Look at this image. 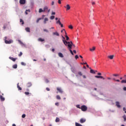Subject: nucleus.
<instances>
[{"label": "nucleus", "mask_w": 126, "mask_h": 126, "mask_svg": "<svg viewBox=\"0 0 126 126\" xmlns=\"http://www.w3.org/2000/svg\"><path fill=\"white\" fill-rule=\"evenodd\" d=\"M22 55H23V53H22V52H20V54H18V56L21 57V56H22Z\"/></svg>", "instance_id": "obj_34"}, {"label": "nucleus", "mask_w": 126, "mask_h": 126, "mask_svg": "<svg viewBox=\"0 0 126 126\" xmlns=\"http://www.w3.org/2000/svg\"><path fill=\"white\" fill-rule=\"evenodd\" d=\"M92 4L93 5H94V4H95V2H93L92 3Z\"/></svg>", "instance_id": "obj_58"}, {"label": "nucleus", "mask_w": 126, "mask_h": 126, "mask_svg": "<svg viewBox=\"0 0 126 126\" xmlns=\"http://www.w3.org/2000/svg\"><path fill=\"white\" fill-rule=\"evenodd\" d=\"M58 3L61 4L62 3V1H61V0H58Z\"/></svg>", "instance_id": "obj_49"}, {"label": "nucleus", "mask_w": 126, "mask_h": 126, "mask_svg": "<svg viewBox=\"0 0 126 126\" xmlns=\"http://www.w3.org/2000/svg\"><path fill=\"white\" fill-rule=\"evenodd\" d=\"M116 81H117V82H120V80H116Z\"/></svg>", "instance_id": "obj_63"}, {"label": "nucleus", "mask_w": 126, "mask_h": 126, "mask_svg": "<svg viewBox=\"0 0 126 126\" xmlns=\"http://www.w3.org/2000/svg\"><path fill=\"white\" fill-rule=\"evenodd\" d=\"M107 58L110 59V60H113V59H114V55L108 56Z\"/></svg>", "instance_id": "obj_15"}, {"label": "nucleus", "mask_w": 126, "mask_h": 126, "mask_svg": "<svg viewBox=\"0 0 126 126\" xmlns=\"http://www.w3.org/2000/svg\"><path fill=\"white\" fill-rule=\"evenodd\" d=\"M50 10H51L49 9L48 8V6H44V7L43 8L44 12H45L46 11H47L48 12H50Z\"/></svg>", "instance_id": "obj_4"}, {"label": "nucleus", "mask_w": 126, "mask_h": 126, "mask_svg": "<svg viewBox=\"0 0 126 126\" xmlns=\"http://www.w3.org/2000/svg\"><path fill=\"white\" fill-rule=\"evenodd\" d=\"M26 2V0H20V4H25Z\"/></svg>", "instance_id": "obj_7"}, {"label": "nucleus", "mask_w": 126, "mask_h": 126, "mask_svg": "<svg viewBox=\"0 0 126 126\" xmlns=\"http://www.w3.org/2000/svg\"><path fill=\"white\" fill-rule=\"evenodd\" d=\"M56 98L57 99V100H61V96H60V95H57L56 96Z\"/></svg>", "instance_id": "obj_32"}, {"label": "nucleus", "mask_w": 126, "mask_h": 126, "mask_svg": "<svg viewBox=\"0 0 126 126\" xmlns=\"http://www.w3.org/2000/svg\"><path fill=\"white\" fill-rule=\"evenodd\" d=\"M90 72L91 73H93V74H95V71H94V70L92 69H91Z\"/></svg>", "instance_id": "obj_23"}, {"label": "nucleus", "mask_w": 126, "mask_h": 126, "mask_svg": "<svg viewBox=\"0 0 126 126\" xmlns=\"http://www.w3.org/2000/svg\"><path fill=\"white\" fill-rule=\"evenodd\" d=\"M38 41H39V42H44V41H45V39L39 38L38 39Z\"/></svg>", "instance_id": "obj_19"}, {"label": "nucleus", "mask_w": 126, "mask_h": 126, "mask_svg": "<svg viewBox=\"0 0 126 126\" xmlns=\"http://www.w3.org/2000/svg\"><path fill=\"white\" fill-rule=\"evenodd\" d=\"M97 75H102V74L101 73H98Z\"/></svg>", "instance_id": "obj_57"}, {"label": "nucleus", "mask_w": 126, "mask_h": 126, "mask_svg": "<svg viewBox=\"0 0 126 126\" xmlns=\"http://www.w3.org/2000/svg\"><path fill=\"white\" fill-rule=\"evenodd\" d=\"M53 35H56V36H60V34L57 32H53Z\"/></svg>", "instance_id": "obj_17"}, {"label": "nucleus", "mask_w": 126, "mask_h": 126, "mask_svg": "<svg viewBox=\"0 0 126 126\" xmlns=\"http://www.w3.org/2000/svg\"><path fill=\"white\" fill-rule=\"evenodd\" d=\"M123 90H124V91H126V87L123 88Z\"/></svg>", "instance_id": "obj_54"}, {"label": "nucleus", "mask_w": 126, "mask_h": 126, "mask_svg": "<svg viewBox=\"0 0 126 126\" xmlns=\"http://www.w3.org/2000/svg\"><path fill=\"white\" fill-rule=\"evenodd\" d=\"M61 19H59L58 21H57L56 23L57 24H59V25L61 26V27L62 28L63 27V24H62V23H61V21H60Z\"/></svg>", "instance_id": "obj_5"}, {"label": "nucleus", "mask_w": 126, "mask_h": 126, "mask_svg": "<svg viewBox=\"0 0 126 126\" xmlns=\"http://www.w3.org/2000/svg\"><path fill=\"white\" fill-rule=\"evenodd\" d=\"M65 8H66V10H69L70 9V6L69 4H67L66 6H64Z\"/></svg>", "instance_id": "obj_8"}, {"label": "nucleus", "mask_w": 126, "mask_h": 126, "mask_svg": "<svg viewBox=\"0 0 126 126\" xmlns=\"http://www.w3.org/2000/svg\"><path fill=\"white\" fill-rule=\"evenodd\" d=\"M41 19V18L37 19V20H36V23H39V21H40Z\"/></svg>", "instance_id": "obj_38"}, {"label": "nucleus", "mask_w": 126, "mask_h": 126, "mask_svg": "<svg viewBox=\"0 0 126 126\" xmlns=\"http://www.w3.org/2000/svg\"><path fill=\"white\" fill-rule=\"evenodd\" d=\"M20 23H22V25H23L24 24V21L22 20V19H20Z\"/></svg>", "instance_id": "obj_25"}, {"label": "nucleus", "mask_w": 126, "mask_h": 126, "mask_svg": "<svg viewBox=\"0 0 126 126\" xmlns=\"http://www.w3.org/2000/svg\"><path fill=\"white\" fill-rule=\"evenodd\" d=\"M79 57H80V58H81V59H83V57H82V56L80 55Z\"/></svg>", "instance_id": "obj_61"}, {"label": "nucleus", "mask_w": 126, "mask_h": 126, "mask_svg": "<svg viewBox=\"0 0 126 126\" xmlns=\"http://www.w3.org/2000/svg\"><path fill=\"white\" fill-rule=\"evenodd\" d=\"M12 126H16V125H15V124H13L12 125Z\"/></svg>", "instance_id": "obj_64"}, {"label": "nucleus", "mask_w": 126, "mask_h": 126, "mask_svg": "<svg viewBox=\"0 0 126 126\" xmlns=\"http://www.w3.org/2000/svg\"><path fill=\"white\" fill-rule=\"evenodd\" d=\"M63 31H64V32H65V30H63L61 31V32L63 33Z\"/></svg>", "instance_id": "obj_55"}, {"label": "nucleus", "mask_w": 126, "mask_h": 126, "mask_svg": "<svg viewBox=\"0 0 126 126\" xmlns=\"http://www.w3.org/2000/svg\"><path fill=\"white\" fill-rule=\"evenodd\" d=\"M95 47H93V49L92 48H90V50L91 51V52H93V51H95Z\"/></svg>", "instance_id": "obj_27"}, {"label": "nucleus", "mask_w": 126, "mask_h": 126, "mask_svg": "<svg viewBox=\"0 0 126 126\" xmlns=\"http://www.w3.org/2000/svg\"><path fill=\"white\" fill-rule=\"evenodd\" d=\"M0 99L1 101H4V100H5V99L4 98V97H3V96H2V95H0Z\"/></svg>", "instance_id": "obj_18"}, {"label": "nucleus", "mask_w": 126, "mask_h": 126, "mask_svg": "<svg viewBox=\"0 0 126 126\" xmlns=\"http://www.w3.org/2000/svg\"><path fill=\"white\" fill-rule=\"evenodd\" d=\"M71 70L72 72H73V73H75V71H76L75 68H71Z\"/></svg>", "instance_id": "obj_21"}, {"label": "nucleus", "mask_w": 126, "mask_h": 126, "mask_svg": "<svg viewBox=\"0 0 126 126\" xmlns=\"http://www.w3.org/2000/svg\"><path fill=\"white\" fill-rule=\"evenodd\" d=\"M86 122V119H84V118H81L80 120V123L81 124H83L84 123H85Z\"/></svg>", "instance_id": "obj_6"}, {"label": "nucleus", "mask_w": 126, "mask_h": 126, "mask_svg": "<svg viewBox=\"0 0 126 126\" xmlns=\"http://www.w3.org/2000/svg\"><path fill=\"white\" fill-rule=\"evenodd\" d=\"M109 80H111V78L110 77H107V78Z\"/></svg>", "instance_id": "obj_59"}, {"label": "nucleus", "mask_w": 126, "mask_h": 126, "mask_svg": "<svg viewBox=\"0 0 126 126\" xmlns=\"http://www.w3.org/2000/svg\"><path fill=\"white\" fill-rule=\"evenodd\" d=\"M55 14H56V13L55 12H52V15H55Z\"/></svg>", "instance_id": "obj_51"}, {"label": "nucleus", "mask_w": 126, "mask_h": 126, "mask_svg": "<svg viewBox=\"0 0 126 126\" xmlns=\"http://www.w3.org/2000/svg\"><path fill=\"white\" fill-rule=\"evenodd\" d=\"M113 76H119L118 74H113Z\"/></svg>", "instance_id": "obj_50"}, {"label": "nucleus", "mask_w": 126, "mask_h": 126, "mask_svg": "<svg viewBox=\"0 0 126 126\" xmlns=\"http://www.w3.org/2000/svg\"><path fill=\"white\" fill-rule=\"evenodd\" d=\"M54 3H55V2L54 1H52V5H54Z\"/></svg>", "instance_id": "obj_60"}, {"label": "nucleus", "mask_w": 126, "mask_h": 126, "mask_svg": "<svg viewBox=\"0 0 126 126\" xmlns=\"http://www.w3.org/2000/svg\"><path fill=\"white\" fill-rule=\"evenodd\" d=\"M30 9L26 10L25 11V14L27 15L28 14V12H30Z\"/></svg>", "instance_id": "obj_29"}, {"label": "nucleus", "mask_w": 126, "mask_h": 126, "mask_svg": "<svg viewBox=\"0 0 126 126\" xmlns=\"http://www.w3.org/2000/svg\"><path fill=\"white\" fill-rule=\"evenodd\" d=\"M57 90H58L59 92V93H63V90L61 89L60 88H57Z\"/></svg>", "instance_id": "obj_10"}, {"label": "nucleus", "mask_w": 126, "mask_h": 126, "mask_svg": "<svg viewBox=\"0 0 126 126\" xmlns=\"http://www.w3.org/2000/svg\"><path fill=\"white\" fill-rule=\"evenodd\" d=\"M17 88H18V90H20V91L22 90V88H21V87H20V86H19V83H18L17 84Z\"/></svg>", "instance_id": "obj_16"}, {"label": "nucleus", "mask_w": 126, "mask_h": 126, "mask_svg": "<svg viewBox=\"0 0 126 126\" xmlns=\"http://www.w3.org/2000/svg\"><path fill=\"white\" fill-rule=\"evenodd\" d=\"M55 122L56 123H59V122H60V118H59L58 117H57L56 119Z\"/></svg>", "instance_id": "obj_28"}, {"label": "nucleus", "mask_w": 126, "mask_h": 126, "mask_svg": "<svg viewBox=\"0 0 126 126\" xmlns=\"http://www.w3.org/2000/svg\"><path fill=\"white\" fill-rule=\"evenodd\" d=\"M46 90H47V91H50V88H46Z\"/></svg>", "instance_id": "obj_53"}, {"label": "nucleus", "mask_w": 126, "mask_h": 126, "mask_svg": "<svg viewBox=\"0 0 126 126\" xmlns=\"http://www.w3.org/2000/svg\"><path fill=\"white\" fill-rule=\"evenodd\" d=\"M78 58H79V57H78V55H76V56H75V58L76 59V60H77V59H78Z\"/></svg>", "instance_id": "obj_45"}, {"label": "nucleus", "mask_w": 126, "mask_h": 126, "mask_svg": "<svg viewBox=\"0 0 126 126\" xmlns=\"http://www.w3.org/2000/svg\"><path fill=\"white\" fill-rule=\"evenodd\" d=\"M25 30L27 31V32H30V28H26Z\"/></svg>", "instance_id": "obj_30"}, {"label": "nucleus", "mask_w": 126, "mask_h": 126, "mask_svg": "<svg viewBox=\"0 0 126 126\" xmlns=\"http://www.w3.org/2000/svg\"><path fill=\"white\" fill-rule=\"evenodd\" d=\"M78 74L80 76H82V75H83V74H82V72H81V71L78 72Z\"/></svg>", "instance_id": "obj_22"}, {"label": "nucleus", "mask_w": 126, "mask_h": 126, "mask_svg": "<svg viewBox=\"0 0 126 126\" xmlns=\"http://www.w3.org/2000/svg\"><path fill=\"white\" fill-rule=\"evenodd\" d=\"M58 56L59 57H60V58H63V53L60 52L58 53Z\"/></svg>", "instance_id": "obj_14"}, {"label": "nucleus", "mask_w": 126, "mask_h": 126, "mask_svg": "<svg viewBox=\"0 0 126 126\" xmlns=\"http://www.w3.org/2000/svg\"><path fill=\"white\" fill-rule=\"evenodd\" d=\"M48 20H49V19H48V18H45L44 19V24H46V23H47V21H48Z\"/></svg>", "instance_id": "obj_20"}, {"label": "nucleus", "mask_w": 126, "mask_h": 126, "mask_svg": "<svg viewBox=\"0 0 126 126\" xmlns=\"http://www.w3.org/2000/svg\"><path fill=\"white\" fill-rule=\"evenodd\" d=\"M65 37L66 38V41H68V40H69V37H68V36L67 35H65Z\"/></svg>", "instance_id": "obj_33"}, {"label": "nucleus", "mask_w": 126, "mask_h": 126, "mask_svg": "<svg viewBox=\"0 0 126 126\" xmlns=\"http://www.w3.org/2000/svg\"><path fill=\"white\" fill-rule=\"evenodd\" d=\"M25 95H29V94H30V93H29V92H25Z\"/></svg>", "instance_id": "obj_40"}, {"label": "nucleus", "mask_w": 126, "mask_h": 126, "mask_svg": "<svg viewBox=\"0 0 126 126\" xmlns=\"http://www.w3.org/2000/svg\"><path fill=\"white\" fill-rule=\"evenodd\" d=\"M121 83H126V80H122Z\"/></svg>", "instance_id": "obj_35"}, {"label": "nucleus", "mask_w": 126, "mask_h": 126, "mask_svg": "<svg viewBox=\"0 0 126 126\" xmlns=\"http://www.w3.org/2000/svg\"><path fill=\"white\" fill-rule=\"evenodd\" d=\"M95 78H101L103 80L105 79V78H104L103 76H95Z\"/></svg>", "instance_id": "obj_11"}, {"label": "nucleus", "mask_w": 126, "mask_h": 126, "mask_svg": "<svg viewBox=\"0 0 126 126\" xmlns=\"http://www.w3.org/2000/svg\"><path fill=\"white\" fill-rule=\"evenodd\" d=\"M55 105H56V106H59V102L56 103H55Z\"/></svg>", "instance_id": "obj_52"}, {"label": "nucleus", "mask_w": 126, "mask_h": 126, "mask_svg": "<svg viewBox=\"0 0 126 126\" xmlns=\"http://www.w3.org/2000/svg\"><path fill=\"white\" fill-rule=\"evenodd\" d=\"M25 117H26V115L25 114H23L22 116V118H23V119H24V118H25Z\"/></svg>", "instance_id": "obj_41"}, {"label": "nucleus", "mask_w": 126, "mask_h": 126, "mask_svg": "<svg viewBox=\"0 0 126 126\" xmlns=\"http://www.w3.org/2000/svg\"><path fill=\"white\" fill-rule=\"evenodd\" d=\"M123 111H124L125 114L126 113V107H124L123 108Z\"/></svg>", "instance_id": "obj_46"}, {"label": "nucleus", "mask_w": 126, "mask_h": 126, "mask_svg": "<svg viewBox=\"0 0 126 126\" xmlns=\"http://www.w3.org/2000/svg\"><path fill=\"white\" fill-rule=\"evenodd\" d=\"M52 52H55V49L53 48V49H52Z\"/></svg>", "instance_id": "obj_62"}, {"label": "nucleus", "mask_w": 126, "mask_h": 126, "mask_svg": "<svg viewBox=\"0 0 126 126\" xmlns=\"http://www.w3.org/2000/svg\"><path fill=\"white\" fill-rule=\"evenodd\" d=\"M81 109L83 112H86L87 111V106L86 105H82L81 107Z\"/></svg>", "instance_id": "obj_3"}, {"label": "nucleus", "mask_w": 126, "mask_h": 126, "mask_svg": "<svg viewBox=\"0 0 126 126\" xmlns=\"http://www.w3.org/2000/svg\"><path fill=\"white\" fill-rule=\"evenodd\" d=\"M45 82L46 83H49V82H50V81H49V80H48V79H45Z\"/></svg>", "instance_id": "obj_43"}, {"label": "nucleus", "mask_w": 126, "mask_h": 126, "mask_svg": "<svg viewBox=\"0 0 126 126\" xmlns=\"http://www.w3.org/2000/svg\"><path fill=\"white\" fill-rule=\"evenodd\" d=\"M7 39V37L5 36L4 39L5 44H11V43H13V41L12 40H6Z\"/></svg>", "instance_id": "obj_2"}, {"label": "nucleus", "mask_w": 126, "mask_h": 126, "mask_svg": "<svg viewBox=\"0 0 126 126\" xmlns=\"http://www.w3.org/2000/svg\"><path fill=\"white\" fill-rule=\"evenodd\" d=\"M21 64H22V65H26V64L24 63V62H21Z\"/></svg>", "instance_id": "obj_42"}, {"label": "nucleus", "mask_w": 126, "mask_h": 126, "mask_svg": "<svg viewBox=\"0 0 126 126\" xmlns=\"http://www.w3.org/2000/svg\"><path fill=\"white\" fill-rule=\"evenodd\" d=\"M62 38H63V44L65 45V46H67V48H69V49H72V48H75V45H74L72 41H66L65 40V38L63 37V36H62Z\"/></svg>", "instance_id": "obj_1"}, {"label": "nucleus", "mask_w": 126, "mask_h": 126, "mask_svg": "<svg viewBox=\"0 0 126 126\" xmlns=\"http://www.w3.org/2000/svg\"><path fill=\"white\" fill-rule=\"evenodd\" d=\"M13 68L16 69L17 67V64H15L12 66Z\"/></svg>", "instance_id": "obj_31"}, {"label": "nucleus", "mask_w": 126, "mask_h": 126, "mask_svg": "<svg viewBox=\"0 0 126 126\" xmlns=\"http://www.w3.org/2000/svg\"><path fill=\"white\" fill-rule=\"evenodd\" d=\"M82 76L83 78H84V79L86 78V76H85V75H83Z\"/></svg>", "instance_id": "obj_48"}, {"label": "nucleus", "mask_w": 126, "mask_h": 126, "mask_svg": "<svg viewBox=\"0 0 126 126\" xmlns=\"http://www.w3.org/2000/svg\"><path fill=\"white\" fill-rule=\"evenodd\" d=\"M123 118L124 119V121H126V116H123Z\"/></svg>", "instance_id": "obj_47"}, {"label": "nucleus", "mask_w": 126, "mask_h": 126, "mask_svg": "<svg viewBox=\"0 0 126 126\" xmlns=\"http://www.w3.org/2000/svg\"><path fill=\"white\" fill-rule=\"evenodd\" d=\"M73 52L74 54H76V50H73Z\"/></svg>", "instance_id": "obj_56"}, {"label": "nucleus", "mask_w": 126, "mask_h": 126, "mask_svg": "<svg viewBox=\"0 0 126 126\" xmlns=\"http://www.w3.org/2000/svg\"><path fill=\"white\" fill-rule=\"evenodd\" d=\"M50 19H51V20H53V19H55V16H51L50 17Z\"/></svg>", "instance_id": "obj_36"}, {"label": "nucleus", "mask_w": 126, "mask_h": 126, "mask_svg": "<svg viewBox=\"0 0 126 126\" xmlns=\"http://www.w3.org/2000/svg\"><path fill=\"white\" fill-rule=\"evenodd\" d=\"M27 87H31L32 86V83L31 82H29L27 84Z\"/></svg>", "instance_id": "obj_13"}, {"label": "nucleus", "mask_w": 126, "mask_h": 126, "mask_svg": "<svg viewBox=\"0 0 126 126\" xmlns=\"http://www.w3.org/2000/svg\"><path fill=\"white\" fill-rule=\"evenodd\" d=\"M68 28H69V29H73V27H72V25H70L68 26Z\"/></svg>", "instance_id": "obj_37"}, {"label": "nucleus", "mask_w": 126, "mask_h": 126, "mask_svg": "<svg viewBox=\"0 0 126 126\" xmlns=\"http://www.w3.org/2000/svg\"><path fill=\"white\" fill-rule=\"evenodd\" d=\"M9 59L11 61H12L13 62H15V61H16V60L17 59V58H14L11 57H9Z\"/></svg>", "instance_id": "obj_9"}, {"label": "nucleus", "mask_w": 126, "mask_h": 126, "mask_svg": "<svg viewBox=\"0 0 126 126\" xmlns=\"http://www.w3.org/2000/svg\"><path fill=\"white\" fill-rule=\"evenodd\" d=\"M77 108H78V109H81V107H80L79 105H76Z\"/></svg>", "instance_id": "obj_44"}, {"label": "nucleus", "mask_w": 126, "mask_h": 126, "mask_svg": "<svg viewBox=\"0 0 126 126\" xmlns=\"http://www.w3.org/2000/svg\"><path fill=\"white\" fill-rule=\"evenodd\" d=\"M67 49H68V50L70 51V53H71V55H72V56H73V55H74V54H73V52H72V50H71V49H70L69 48H67Z\"/></svg>", "instance_id": "obj_24"}, {"label": "nucleus", "mask_w": 126, "mask_h": 126, "mask_svg": "<svg viewBox=\"0 0 126 126\" xmlns=\"http://www.w3.org/2000/svg\"><path fill=\"white\" fill-rule=\"evenodd\" d=\"M38 12L39 13H41V12H44V10H43L42 8H40L39 9Z\"/></svg>", "instance_id": "obj_26"}, {"label": "nucleus", "mask_w": 126, "mask_h": 126, "mask_svg": "<svg viewBox=\"0 0 126 126\" xmlns=\"http://www.w3.org/2000/svg\"><path fill=\"white\" fill-rule=\"evenodd\" d=\"M116 105L117 108H121V105H120V102L119 101L116 102Z\"/></svg>", "instance_id": "obj_12"}, {"label": "nucleus", "mask_w": 126, "mask_h": 126, "mask_svg": "<svg viewBox=\"0 0 126 126\" xmlns=\"http://www.w3.org/2000/svg\"><path fill=\"white\" fill-rule=\"evenodd\" d=\"M44 32H46L47 33H49V31L47 29H43Z\"/></svg>", "instance_id": "obj_39"}]
</instances>
